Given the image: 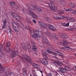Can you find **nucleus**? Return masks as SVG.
<instances>
[{
    "instance_id": "obj_31",
    "label": "nucleus",
    "mask_w": 76,
    "mask_h": 76,
    "mask_svg": "<svg viewBox=\"0 0 76 76\" xmlns=\"http://www.w3.org/2000/svg\"><path fill=\"white\" fill-rule=\"evenodd\" d=\"M23 72V75H26V70H24Z\"/></svg>"
},
{
    "instance_id": "obj_12",
    "label": "nucleus",
    "mask_w": 76,
    "mask_h": 76,
    "mask_svg": "<svg viewBox=\"0 0 76 76\" xmlns=\"http://www.w3.org/2000/svg\"><path fill=\"white\" fill-rule=\"evenodd\" d=\"M48 5L50 7V9L52 10H56V9H57V7L54 6V4L53 3H48Z\"/></svg>"
},
{
    "instance_id": "obj_17",
    "label": "nucleus",
    "mask_w": 76,
    "mask_h": 76,
    "mask_svg": "<svg viewBox=\"0 0 76 76\" xmlns=\"http://www.w3.org/2000/svg\"><path fill=\"white\" fill-rule=\"evenodd\" d=\"M10 5L12 6H15V9L16 10H18V9H19L18 7L16 6V3L15 2H11L10 3Z\"/></svg>"
},
{
    "instance_id": "obj_37",
    "label": "nucleus",
    "mask_w": 76,
    "mask_h": 76,
    "mask_svg": "<svg viewBox=\"0 0 76 76\" xmlns=\"http://www.w3.org/2000/svg\"><path fill=\"white\" fill-rule=\"evenodd\" d=\"M48 76H52V74H51V73H50L49 74Z\"/></svg>"
},
{
    "instance_id": "obj_34",
    "label": "nucleus",
    "mask_w": 76,
    "mask_h": 76,
    "mask_svg": "<svg viewBox=\"0 0 76 76\" xmlns=\"http://www.w3.org/2000/svg\"><path fill=\"white\" fill-rule=\"evenodd\" d=\"M63 13V11H59V12H58V14L59 15H61L62 13Z\"/></svg>"
},
{
    "instance_id": "obj_16",
    "label": "nucleus",
    "mask_w": 76,
    "mask_h": 76,
    "mask_svg": "<svg viewBox=\"0 0 76 76\" xmlns=\"http://www.w3.org/2000/svg\"><path fill=\"white\" fill-rule=\"evenodd\" d=\"M58 35H59L60 37H61L63 38H68V36L64 34L63 33H60L58 34Z\"/></svg>"
},
{
    "instance_id": "obj_15",
    "label": "nucleus",
    "mask_w": 76,
    "mask_h": 76,
    "mask_svg": "<svg viewBox=\"0 0 76 76\" xmlns=\"http://www.w3.org/2000/svg\"><path fill=\"white\" fill-rule=\"evenodd\" d=\"M53 18L56 20H61V19H62L66 18V17L61 15L60 17H59L56 15Z\"/></svg>"
},
{
    "instance_id": "obj_42",
    "label": "nucleus",
    "mask_w": 76,
    "mask_h": 76,
    "mask_svg": "<svg viewBox=\"0 0 76 76\" xmlns=\"http://www.w3.org/2000/svg\"><path fill=\"white\" fill-rule=\"evenodd\" d=\"M40 72H41V73H42V71H40Z\"/></svg>"
},
{
    "instance_id": "obj_4",
    "label": "nucleus",
    "mask_w": 76,
    "mask_h": 76,
    "mask_svg": "<svg viewBox=\"0 0 76 76\" xmlns=\"http://www.w3.org/2000/svg\"><path fill=\"white\" fill-rule=\"evenodd\" d=\"M31 45H30L29 43H27L26 44V45L27 46V48L28 49V51L29 52L31 53L32 51V49H31V46L33 50H34V51L35 52H38V49H37V47L35 46L34 42H31Z\"/></svg>"
},
{
    "instance_id": "obj_9",
    "label": "nucleus",
    "mask_w": 76,
    "mask_h": 76,
    "mask_svg": "<svg viewBox=\"0 0 76 76\" xmlns=\"http://www.w3.org/2000/svg\"><path fill=\"white\" fill-rule=\"evenodd\" d=\"M45 34L46 35V36H47V37H51L52 38H54L56 39H58V38H59L58 36H57V34H53V35H52L51 34L50 32L48 31H47L45 33Z\"/></svg>"
},
{
    "instance_id": "obj_33",
    "label": "nucleus",
    "mask_w": 76,
    "mask_h": 76,
    "mask_svg": "<svg viewBox=\"0 0 76 76\" xmlns=\"http://www.w3.org/2000/svg\"><path fill=\"white\" fill-rule=\"evenodd\" d=\"M6 24H3L2 27V29H4L5 28V27H6Z\"/></svg>"
},
{
    "instance_id": "obj_28",
    "label": "nucleus",
    "mask_w": 76,
    "mask_h": 76,
    "mask_svg": "<svg viewBox=\"0 0 76 76\" xmlns=\"http://www.w3.org/2000/svg\"><path fill=\"white\" fill-rule=\"evenodd\" d=\"M6 76H10V75H12V73L10 72L9 73V72H6Z\"/></svg>"
},
{
    "instance_id": "obj_13",
    "label": "nucleus",
    "mask_w": 76,
    "mask_h": 76,
    "mask_svg": "<svg viewBox=\"0 0 76 76\" xmlns=\"http://www.w3.org/2000/svg\"><path fill=\"white\" fill-rule=\"evenodd\" d=\"M39 61L42 63L43 64L45 65H47L48 64V62L46 59H45L44 58H40L39 59Z\"/></svg>"
},
{
    "instance_id": "obj_43",
    "label": "nucleus",
    "mask_w": 76,
    "mask_h": 76,
    "mask_svg": "<svg viewBox=\"0 0 76 76\" xmlns=\"http://www.w3.org/2000/svg\"><path fill=\"white\" fill-rule=\"evenodd\" d=\"M59 45H61V43H60V44H58Z\"/></svg>"
},
{
    "instance_id": "obj_36",
    "label": "nucleus",
    "mask_w": 76,
    "mask_h": 76,
    "mask_svg": "<svg viewBox=\"0 0 76 76\" xmlns=\"http://www.w3.org/2000/svg\"><path fill=\"white\" fill-rule=\"evenodd\" d=\"M32 21L34 23H36V22H37V21H36L34 19L32 20Z\"/></svg>"
},
{
    "instance_id": "obj_19",
    "label": "nucleus",
    "mask_w": 76,
    "mask_h": 76,
    "mask_svg": "<svg viewBox=\"0 0 76 76\" xmlns=\"http://www.w3.org/2000/svg\"><path fill=\"white\" fill-rule=\"evenodd\" d=\"M69 30L70 31H76V27L75 26H71L70 28L69 29Z\"/></svg>"
},
{
    "instance_id": "obj_22",
    "label": "nucleus",
    "mask_w": 76,
    "mask_h": 76,
    "mask_svg": "<svg viewBox=\"0 0 76 76\" xmlns=\"http://www.w3.org/2000/svg\"><path fill=\"white\" fill-rule=\"evenodd\" d=\"M0 66H1V64L0 63V72L2 73L3 72H4L5 68L4 67H0Z\"/></svg>"
},
{
    "instance_id": "obj_5",
    "label": "nucleus",
    "mask_w": 76,
    "mask_h": 76,
    "mask_svg": "<svg viewBox=\"0 0 76 76\" xmlns=\"http://www.w3.org/2000/svg\"><path fill=\"white\" fill-rule=\"evenodd\" d=\"M39 24L40 25H41L42 27L43 28H46V29H47V28L49 27V28L51 30V31H55V30H56V28H55L53 26L51 25L48 26V25H47L46 24H45V23L42 22H39Z\"/></svg>"
},
{
    "instance_id": "obj_30",
    "label": "nucleus",
    "mask_w": 76,
    "mask_h": 76,
    "mask_svg": "<svg viewBox=\"0 0 76 76\" xmlns=\"http://www.w3.org/2000/svg\"><path fill=\"white\" fill-rule=\"evenodd\" d=\"M64 68L66 69V70H69L70 69V67L67 66H65L64 67Z\"/></svg>"
},
{
    "instance_id": "obj_25",
    "label": "nucleus",
    "mask_w": 76,
    "mask_h": 76,
    "mask_svg": "<svg viewBox=\"0 0 76 76\" xmlns=\"http://www.w3.org/2000/svg\"><path fill=\"white\" fill-rule=\"evenodd\" d=\"M68 19L70 20V21H71V22H74L75 20V18L72 17H68Z\"/></svg>"
},
{
    "instance_id": "obj_21",
    "label": "nucleus",
    "mask_w": 76,
    "mask_h": 76,
    "mask_svg": "<svg viewBox=\"0 0 76 76\" xmlns=\"http://www.w3.org/2000/svg\"><path fill=\"white\" fill-rule=\"evenodd\" d=\"M21 44L24 50L25 51H26L27 50V48H26V47L25 46V43H22Z\"/></svg>"
},
{
    "instance_id": "obj_11",
    "label": "nucleus",
    "mask_w": 76,
    "mask_h": 76,
    "mask_svg": "<svg viewBox=\"0 0 76 76\" xmlns=\"http://www.w3.org/2000/svg\"><path fill=\"white\" fill-rule=\"evenodd\" d=\"M47 52H48V53L52 54H53V55H54V56H57V55H58V56H61V57H62V58H63V54L60 52H58L57 53H55L50 51L48 50H47Z\"/></svg>"
},
{
    "instance_id": "obj_41",
    "label": "nucleus",
    "mask_w": 76,
    "mask_h": 76,
    "mask_svg": "<svg viewBox=\"0 0 76 76\" xmlns=\"http://www.w3.org/2000/svg\"><path fill=\"white\" fill-rule=\"evenodd\" d=\"M63 6H66V5H65V4H64Z\"/></svg>"
},
{
    "instance_id": "obj_26",
    "label": "nucleus",
    "mask_w": 76,
    "mask_h": 76,
    "mask_svg": "<svg viewBox=\"0 0 76 76\" xmlns=\"http://www.w3.org/2000/svg\"><path fill=\"white\" fill-rule=\"evenodd\" d=\"M7 32L10 33V35H12V30L11 29V28H10L7 30Z\"/></svg>"
},
{
    "instance_id": "obj_24",
    "label": "nucleus",
    "mask_w": 76,
    "mask_h": 76,
    "mask_svg": "<svg viewBox=\"0 0 76 76\" xmlns=\"http://www.w3.org/2000/svg\"><path fill=\"white\" fill-rule=\"evenodd\" d=\"M62 25L63 26H64V27H68L69 26V23H68L66 24L65 23H62Z\"/></svg>"
},
{
    "instance_id": "obj_32",
    "label": "nucleus",
    "mask_w": 76,
    "mask_h": 76,
    "mask_svg": "<svg viewBox=\"0 0 76 76\" xmlns=\"http://www.w3.org/2000/svg\"><path fill=\"white\" fill-rule=\"evenodd\" d=\"M44 18L45 20H46L47 21H50V19L48 18L45 17Z\"/></svg>"
},
{
    "instance_id": "obj_3",
    "label": "nucleus",
    "mask_w": 76,
    "mask_h": 76,
    "mask_svg": "<svg viewBox=\"0 0 76 76\" xmlns=\"http://www.w3.org/2000/svg\"><path fill=\"white\" fill-rule=\"evenodd\" d=\"M10 44V42H9L8 43L7 45V47L6 48H5V51L7 53H9L10 52H11L10 56L11 57H15L16 56H18L19 54L18 51H17L16 48L12 49L11 50L9 48H7V47H9Z\"/></svg>"
},
{
    "instance_id": "obj_7",
    "label": "nucleus",
    "mask_w": 76,
    "mask_h": 76,
    "mask_svg": "<svg viewBox=\"0 0 76 76\" xmlns=\"http://www.w3.org/2000/svg\"><path fill=\"white\" fill-rule=\"evenodd\" d=\"M19 24L17 22H13L12 23V25L13 27V29L15 32H18L19 30V26L18 25Z\"/></svg>"
},
{
    "instance_id": "obj_44",
    "label": "nucleus",
    "mask_w": 76,
    "mask_h": 76,
    "mask_svg": "<svg viewBox=\"0 0 76 76\" xmlns=\"http://www.w3.org/2000/svg\"><path fill=\"white\" fill-rule=\"evenodd\" d=\"M0 74H1V73H0Z\"/></svg>"
},
{
    "instance_id": "obj_18",
    "label": "nucleus",
    "mask_w": 76,
    "mask_h": 76,
    "mask_svg": "<svg viewBox=\"0 0 76 76\" xmlns=\"http://www.w3.org/2000/svg\"><path fill=\"white\" fill-rule=\"evenodd\" d=\"M60 71L62 73H66L67 71L66 69L63 67H60L59 68Z\"/></svg>"
},
{
    "instance_id": "obj_35",
    "label": "nucleus",
    "mask_w": 76,
    "mask_h": 76,
    "mask_svg": "<svg viewBox=\"0 0 76 76\" xmlns=\"http://www.w3.org/2000/svg\"><path fill=\"white\" fill-rule=\"evenodd\" d=\"M26 20L27 21H28V23H31V21H30V20H28V19L26 18Z\"/></svg>"
},
{
    "instance_id": "obj_1",
    "label": "nucleus",
    "mask_w": 76,
    "mask_h": 76,
    "mask_svg": "<svg viewBox=\"0 0 76 76\" xmlns=\"http://www.w3.org/2000/svg\"><path fill=\"white\" fill-rule=\"evenodd\" d=\"M27 7H28V9H23L22 10L23 12L24 13H26V14H27L29 15H31L33 17V19H38V15L34 13L31 10H36L38 12H40L42 11L41 9L38 6L35 7L33 5L29 4H27Z\"/></svg>"
},
{
    "instance_id": "obj_40",
    "label": "nucleus",
    "mask_w": 76,
    "mask_h": 76,
    "mask_svg": "<svg viewBox=\"0 0 76 76\" xmlns=\"http://www.w3.org/2000/svg\"><path fill=\"white\" fill-rule=\"evenodd\" d=\"M54 58H57V59H58V58L56 57V56H54Z\"/></svg>"
},
{
    "instance_id": "obj_27",
    "label": "nucleus",
    "mask_w": 76,
    "mask_h": 76,
    "mask_svg": "<svg viewBox=\"0 0 76 76\" xmlns=\"http://www.w3.org/2000/svg\"><path fill=\"white\" fill-rule=\"evenodd\" d=\"M33 66L35 68H38L39 67V65L36 64H33Z\"/></svg>"
},
{
    "instance_id": "obj_8",
    "label": "nucleus",
    "mask_w": 76,
    "mask_h": 76,
    "mask_svg": "<svg viewBox=\"0 0 76 76\" xmlns=\"http://www.w3.org/2000/svg\"><path fill=\"white\" fill-rule=\"evenodd\" d=\"M63 45L65 47V48H62V49L64 50H65V48L67 50H71L72 48H70V46L68 45H70V44L67 43V42L65 41L63 43Z\"/></svg>"
},
{
    "instance_id": "obj_2",
    "label": "nucleus",
    "mask_w": 76,
    "mask_h": 76,
    "mask_svg": "<svg viewBox=\"0 0 76 76\" xmlns=\"http://www.w3.org/2000/svg\"><path fill=\"white\" fill-rule=\"evenodd\" d=\"M26 29L29 31L30 32L31 37L34 38L35 39H40L41 38H42V42L44 43H47L48 42V40L46 37H42V32L41 31H34L29 28V26H26L25 27Z\"/></svg>"
},
{
    "instance_id": "obj_20",
    "label": "nucleus",
    "mask_w": 76,
    "mask_h": 76,
    "mask_svg": "<svg viewBox=\"0 0 76 76\" xmlns=\"http://www.w3.org/2000/svg\"><path fill=\"white\" fill-rule=\"evenodd\" d=\"M42 53L44 58H46V59H47L48 58V57H47V53L46 52L42 51Z\"/></svg>"
},
{
    "instance_id": "obj_6",
    "label": "nucleus",
    "mask_w": 76,
    "mask_h": 76,
    "mask_svg": "<svg viewBox=\"0 0 76 76\" xmlns=\"http://www.w3.org/2000/svg\"><path fill=\"white\" fill-rule=\"evenodd\" d=\"M20 58H21V60H23L24 58L26 60L28 63H31L32 62V59L31 56H28L27 55H22L21 56H20Z\"/></svg>"
},
{
    "instance_id": "obj_14",
    "label": "nucleus",
    "mask_w": 76,
    "mask_h": 76,
    "mask_svg": "<svg viewBox=\"0 0 76 76\" xmlns=\"http://www.w3.org/2000/svg\"><path fill=\"white\" fill-rule=\"evenodd\" d=\"M53 64L56 67L60 66L62 65V63L59 61H56L53 62Z\"/></svg>"
},
{
    "instance_id": "obj_29",
    "label": "nucleus",
    "mask_w": 76,
    "mask_h": 76,
    "mask_svg": "<svg viewBox=\"0 0 76 76\" xmlns=\"http://www.w3.org/2000/svg\"><path fill=\"white\" fill-rule=\"evenodd\" d=\"M3 24L4 25H6L7 23V21H6V19H5L4 20H3Z\"/></svg>"
},
{
    "instance_id": "obj_38",
    "label": "nucleus",
    "mask_w": 76,
    "mask_h": 76,
    "mask_svg": "<svg viewBox=\"0 0 76 76\" xmlns=\"http://www.w3.org/2000/svg\"><path fill=\"white\" fill-rule=\"evenodd\" d=\"M64 1H63V0H61L60 1V3H63Z\"/></svg>"
},
{
    "instance_id": "obj_39",
    "label": "nucleus",
    "mask_w": 76,
    "mask_h": 76,
    "mask_svg": "<svg viewBox=\"0 0 76 76\" xmlns=\"http://www.w3.org/2000/svg\"><path fill=\"white\" fill-rule=\"evenodd\" d=\"M34 54H35L36 55H37V53L36 52H34Z\"/></svg>"
},
{
    "instance_id": "obj_10",
    "label": "nucleus",
    "mask_w": 76,
    "mask_h": 76,
    "mask_svg": "<svg viewBox=\"0 0 76 76\" xmlns=\"http://www.w3.org/2000/svg\"><path fill=\"white\" fill-rule=\"evenodd\" d=\"M12 16L16 20H20L21 19H23V18L19 16V15L17 13L15 12H12L11 13Z\"/></svg>"
},
{
    "instance_id": "obj_23",
    "label": "nucleus",
    "mask_w": 76,
    "mask_h": 76,
    "mask_svg": "<svg viewBox=\"0 0 76 76\" xmlns=\"http://www.w3.org/2000/svg\"><path fill=\"white\" fill-rule=\"evenodd\" d=\"M68 6H69V7H70L73 8L76 6V5L72 3H70L68 4Z\"/></svg>"
}]
</instances>
